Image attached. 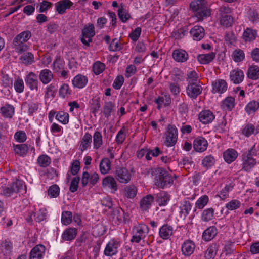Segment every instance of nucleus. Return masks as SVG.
I'll list each match as a JSON object with an SVG mask.
<instances>
[{
    "mask_svg": "<svg viewBox=\"0 0 259 259\" xmlns=\"http://www.w3.org/2000/svg\"><path fill=\"white\" fill-rule=\"evenodd\" d=\"M1 181L2 185L1 186L0 189L3 194L7 196H10L14 193L18 192L20 190L22 189L23 187L22 181L18 179H16L11 183L9 186H4V185H5L6 183V179H3Z\"/></svg>",
    "mask_w": 259,
    "mask_h": 259,
    "instance_id": "obj_4",
    "label": "nucleus"
},
{
    "mask_svg": "<svg viewBox=\"0 0 259 259\" xmlns=\"http://www.w3.org/2000/svg\"><path fill=\"white\" fill-rule=\"evenodd\" d=\"M232 57L235 62H239L244 60L245 58V54L243 51L240 49H238L233 51Z\"/></svg>",
    "mask_w": 259,
    "mask_h": 259,
    "instance_id": "obj_43",
    "label": "nucleus"
},
{
    "mask_svg": "<svg viewBox=\"0 0 259 259\" xmlns=\"http://www.w3.org/2000/svg\"><path fill=\"white\" fill-rule=\"evenodd\" d=\"M2 115L7 118H12L14 113V108L12 105L6 104L1 109Z\"/></svg>",
    "mask_w": 259,
    "mask_h": 259,
    "instance_id": "obj_36",
    "label": "nucleus"
},
{
    "mask_svg": "<svg viewBox=\"0 0 259 259\" xmlns=\"http://www.w3.org/2000/svg\"><path fill=\"white\" fill-rule=\"evenodd\" d=\"M214 57L215 54L211 52L208 54L199 55L197 58L201 64H206L211 62Z\"/></svg>",
    "mask_w": 259,
    "mask_h": 259,
    "instance_id": "obj_32",
    "label": "nucleus"
},
{
    "mask_svg": "<svg viewBox=\"0 0 259 259\" xmlns=\"http://www.w3.org/2000/svg\"><path fill=\"white\" fill-rule=\"evenodd\" d=\"M217 234V230L214 226H211L206 229L202 234L204 240L208 241L212 239Z\"/></svg>",
    "mask_w": 259,
    "mask_h": 259,
    "instance_id": "obj_27",
    "label": "nucleus"
},
{
    "mask_svg": "<svg viewBox=\"0 0 259 259\" xmlns=\"http://www.w3.org/2000/svg\"><path fill=\"white\" fill-rule=\"evenodd\" d=\"M46 250L45 247L41 244L34 247L29 254V259H42Z\"/></svg>",
    "mask_w": 259,
    "mask_h": 259,
    "instance_id": "obj_11",
    "label": "nucleus"
},
{
    "mask_svg": "<svg viewBox=\"0 0 259 259\" xmlns=\"http://www.w3.org/2000/svg\"><path fill=\"white\" fill-rule=\"evenodd\" d=\"M124 215V211L120 207L114 208L111 213L113 218H116L118 221H121Z\"/></svg>",
    "mask_w": 259,
    "mask_h": 259,
    "instance_id": "obj_56",
    "label": "nucleus"
},
{
    "mask_svg": "<svg viewBox=\"0 0 259 259\" xmlns=\"http://www.w3.org/2000/svg\"><path fill=\"white\" fill-rule=\"evenodd\" d=\"M72 214L68 211H63L61 216V222L64 225L69 224L72 221Z\"/></svg>",
    "mask_w": 259,
    "mask_h": 259,
    "instance_id": "obj_50",
    "label": "nucleus"
},
{
    "mask_svg": "<svg viewBox=\"0 0 259 259\" xmlns=\"http://www.w3.org/2000/svg\"><path fill=\"white\" fill-rule=\"evenodd\" d=\"M37 162L40 167H46L51 163V159L47 155H41L38 157Z\"/></svg>",
    "mask_w": 259,
    "mask_h": 259,
    "instance_id": "obj_44",
    "label": "nucleus"
},
{
    "mask_svg": "<svg viewBox=\"0 0 259 259\" xmlns=\"http://www.w3.org/2000/svg\"><path fill=\"white\" fill-rule=\"evenodd\" d=\"M125 128L122 127V128L118 132L116 137V142L117 144H121L123 142L125 139Z\"/></svg>",
    "mask_w": 259,
    "mask_h": 259,
    "instance_id": "obj_64",
    "label": "nucleus"
},
{
    "mask_svg": "<svg viewBox=\"0 0 259 259\" xmlns=\"http://www.w3.org/2000/svg\"><path fill=\"white\" fill-rule=\"evenodd\" d=\"M178 140V130L174 125H169L165 132V144L168 147L174 146Z\"/></svg>",
    "mask_w": 259,
    "mask_h": 259,
    "instance_id": "obj_6",
    "label": "nucleus"
},
{
    "mask_svg": "<svg viewBox=\"0 0 259 259\" xmlns=\"http://www.w3.org/2000/svg\"><path fill=\"white\" fill-rule=\"evenodd\" d=\"M102 186L103 187L108 188L112 190L113 192L116 191L118 189L115 179L111 176H108L103 179Z\"/></svg>",
    "mask_w": 259,
    "mask_h": 259,
    "instance_id": "obj_18",
    "label": "nucleus"
},
{
    "mask_svg": "<svg viewBox=\"0 0 259 259\" xmlns=\"http://www.w3.org/2000/svg\"><path fill=\"white\" fill-rule=\"evenodd\" d=\"M39 78L42 84H47L53 79V75L50 70L45 69L40 72Z\"/></svg>",
    "mask_w": 259,
    "mask_h": 259,
    "instance_id": "obj_24",
    "label": "nucleus"
},
{
    "mask_svg": "<svg viewBox=\"0 0 259 259\" xmlns=\"http://www.w3.org/2000/svg\"><path fill=\"white\" fill-rule=\"evenodd\" d=\"M14 87L17 93L23 92L24 89V84L22 79L20 78L16 79L14 83Z\"/></svg>",
    "mask_w": 259,
    "mask_h": 259,
    "instance_id": "obj_57",
    "label": "nucleus"
},
{
    "mask_svg": "<svg viewBox=\"0 0 259 259\" xmlns=\"http://www.w3.org/2000/svg\"><path fill=\"white\" fill-rule=\"evenodd\" d=\"M154 197L151 195H147L143 197L140 201V207L141 209L144 211L150 208L152 203L153 202Z\"/></svg>",
    "mask_w": 259,
    "mask_h": 259,
    "instance_id": "obj_26",
    "label": "nucleus"
},
{
    "mask_svg": "<svg viewBox=\"0 0 259 259\" xmlns=\"http://www.w3.org/2000/svg\"><path fill=\"white\" fill-rule=\"evenodd\" d=\"M117 13L120 21L124 23L126 22L131 17L128 10L124 8L123 3L120 4V7L117 11Z\"/></svg>",
    "mask_w": 259,
    "mask_h": 259,
    "instance_id": "obj_29",
    "label": "nucleus"
},
{
    "mask_svg": "<svg viewBox=\"0 0 259 259\" xmlns=\"http://www.w3.org/2000/svg\"><path fill=\"white\" fill-rule=\"evenodd\" d=\"M241 203L237 200H232L226 204V207L230 210H233L240 207Z\"/></svg>",
    "mask_w": 259,
    "mask_h": 259,
    "instance_id": "obj_58",
    "label": "nucleus"
},
{
    "mask_svg": "<svg viewBox=\"0 0 259 259\" xmlns=\"http://www.w3.org/2000/svg\"><path fill=\"white\" fill-rule=\"evenodd\" d=\"M31 36V33L29 31H24L17 35L13 41V47L18 54L22 53L29 49V46L26 44Z\"/></svg>",
    "mask_w": 259,
    "mask_h": 259,
    "instance_id": "obj_3",
    "label": "nucleus"
},
{
    "mask_svg": "<svg viewBox=\"0 0 259 259\" xmlns=\"http://www.w3.org/2000/svg\"><path fill=\"white\" fill-rule=\"evenodd\" d=\"M26 84L30 90L38 91V80L37 76L33 72H29L25 77Z\"/></svg>",
    "mask_w": 259,
    "mask_h": 259,
    "instance_id": "obj_9",
    "label": "nucleus"
},
{
    "mask_svg": "<svg viewBox=\"0 0 259 259\" xmlns=\"http://www.w3.org/2000/svg\"><path fill=\"white\" fill-rule=\"evenodd\" d=\"M14 138L17 141L20 143H23L26 141L27 137L24 131H19L15 134Z\"/></svg>",
    "mask_w": 259,
    "mask_h": 259,
    "instance_id": "obj_63",
    "label": "nucleus"
},
{
    "mask_svg": "<svg viewBox=\"0 0 259 259\" xmlns=\"http://www.w3.org/2000/svg\"><path fill=\"white\" fill-rule=\"evenodd\" d=\"M172 57L177 62H184L188 60V54L185 50L177 49L174 51Z\"/></svg>",
    "mask_w": 259,
    "mask_h": 259,
    "instance_id": "obj_19",
    "label": "nucleus"
},
{
    "mask_svg": "<svg viewBox=\"0 0 259 259\" xmlns=\"http://www.w3.org/2000/svg\"><path fill=\"white\" fill-rule=\"evenodd\" d=\"M88 82L86 77L82 75H77L72 80V84L74 87L79 89L83 88L85 86Z\"/></svg>",
    "mask_w": 259,
    "mask_h": 259,
    "instance_id": "obj_28",
    "label": "nucleus"
},
{
    "mask_svg": "<svg viewBox=\"0 0 259 259\" xmlns=\"http://www.w3.org/2000/svg\"><path fill=\"white\" fill-rule=\"evenodd\" d=\"M77 233V231L76 229L69 228L64 231L62 235V238L65 241H70L76 237Z\"/></svg>",
    "mask_w": 259,
    "mask_h": 259,
    "instance_id": "obj_30",
    "label": "nucleus"
},
{
    "mask_svg": "<svg viewBox=\"0 0 259 259\" xmlns=\"http://www.w3.org/2000/svg\"><path fill=\"white\" fill-rule=\"evenodd\" d=\"M256 35L255 30L247 28L243 33V38L245 41H251L255 39Z\"/></svg>",
    "mask_w": 259,
    "mask_h": 259,
    "instance_id": "obj_37",
    "label": "nucleus"
},
{
    "mask_svg": "<svg viewBox=\"0 0 259 259\" xmlns=\"http://www.w3.org/2000/svg\"><path fill=\"white\" fill-rule=\"evenodd\" d=\"M95 35L94 26L92 24L85 25L82 30L80 40L84 45L89 47L90 42H92V38Z\"/></svg>",
    "mask_w": 259,
    "mask_h": 259,
    "instance_id": "obj_5",
    "label": "nucleus"
},
{
    "mask_svg": "<svg viewBox=\"0 0 259 259\" xmlns=\"http://www.w3.org/2000/svg\"><path fill=\"white\" fill-rule=\"evenodd\" d=\"M92 142V136L89 133H85L83 136L79 147L81 151L87 149Z\"/></svg>",
    "mask_w": 259,
    "mask_h": 259,
    "instance_id": "obj_38",
    "label": "nucleus"
},
{
    "mask_svg": "<svg viewBox=\"0 0 259 259\" xmlns=\"http://www.w3.org/2000/svg\"><path fill=\"white\" fill-rule=\"evenodd\" d=\"M145 230L148 231L149 228L145 225H139L138 226H134L133 228V236L131 240L132 242L138 243L145 237L144 234Z\"/></svg>",
    "mask_w": 259,
    "mask_h": 259,
    "instance_id": "obj_7",
    "label": "nucleus"
},
{
    "mask_svg": "<svg viewBox=\"0 0 259 259\" xmlns=\"http://www.w3.org/2000/svg\"><path fill=\"white\" fill-rule=\"evenodd\" d=\"M119 246V242L115 240H111L106 245L104 253L106 256H111L115 255L118 252Z\"/></svg>",
    "mask_w": 259,
    "mask_h": 259,
    "instance_id": "obj_10",
    "label": "nucleus"
},
{
    "mask_svg": "<svg viewBox=\"0 0 259 259\" xmlns=\"http://www.w3.org/2000/svg\"><path fill=\"white\" fill-rule=\"evenodd\" d=\"M259 108V103L256 101H252L248 103L245 107V110L248 114L255 112Z\"/></svg>",
    "mask_w": 259,
    "mask_h": 259,
    "instance_id": "obj_47",
    "label": "nucleus"
},
{
    "mask_svg": "<svg viewBox=\"0 0 259 259\" xmlns=\"http://www.w3.org/2000/svg\"><path fill=\"white\" fill-rule=\"evenodd\" d=\"M105 68V64L100 61L95 62L93 66V70L96 74H100L104 70Z\"/></svg>",
    "mask_w": 259,
    "mask_h": 259,
    "instance_id": "obj_55",
    "label": "nucleus"
},
{
    "mask_svg": "<svg viewBox=\"0 0 259 259\" xmlns=\"http://www.w3.org/2000/svg\"><path fill=\"white\" fill-rule=\"evenodd\" d=\"M217 253L215 246H211L208 248L205 253V257L206 259L213 258Z\"/></svg>",
    "mask_w": 259,
    "mask_h": 259,
    "instance_id": "obj_61",
    "label": "nucleus"
},
{
    "mask_svg": "<svg viewBox=\"0 0 259 259\" xmlns=\"http://www.w3.org/2000/svg\"><path fill=\"white\" fill-rule=\"evenodd\" d=\"M114 106L111 102H105L103 107V114L105 117L108 118L111 115V113Z\"/></svg>",
    "mask_w": 259,
    "mask_h": 259,
    "instance_id": "obj_52",
    "label": "nucleus"
},
{
    "mask_svg": "<svg viewBox=\"0 0 259 259\" xmlns=\"http://www.w3.org/2000/svg\"><path fill=\"white\" fill-rule=\"evenodd\" d=\"M214 119V115L209 110H204L199 114V119L203 124L211 122Z\"/></svg>",
    "mask_w": 259,
    "mask_h": 259,
    "instance_id": "obj_16",
    "label": "nucleus"
},
{
    "mask_svg": "<svg viewBox=\"0 0 259 259\" xmlns=\"http://www.w3.org/2000/svg\"><path fill=\"white\" fill-rule=\"evenodd\" d=\"M214 158L211 155H208L205 156L202 161V165L207 169L213 166L214 164Z\"/></svg>",
    "mask_w": 259,
    "mask_h": 259,
    "instance_id": "obj_51",
    "label": "nucleus"
},
{
    "mask_svg": "<svg viewBox=\"0 0 259 259\" xmlns=\"http://www.w3.org/2000/svg\"><path fill=\"white\" fill-rule=\"evenodd\" d=\"M93 142L94 148L96 149L99 148L102 145V136L100 132L96 131L93 135Z\"/></svg>",
    "mask_w": 259,
    "mask_h": 259,
    "instance_id": "obj_45",
    "label": "nucleus"
},
{
    "mask_svg": "<svg viewBox=\"0 0 259 259\" xmlns=\"http://www.w3.org/2000/svg\"><path fill=\"white\" fill-rule=\"evenodd\" d=\"M137 192V188L134 185L126 186L124 188V195L128 198H134Z\"/></svg>",
    "mask_w": 259,
    "mask_h": 259,
    "instance_id": "obj_40",
    "label": "nucleus"
},
{
    "mask_svg": "<svg viewBox=\"0 0 259 259\" xmlns=\"http://www.w3.org/2000/svg\"><path fill=\"white\" fill-rule=\"evenodd\" d=\"M208 197L207 195H203L199 198L195 203L196 207L202 209L208 202Z\"/></svg>",
    "mask_w": 259,
    "mask_h": 259,
    "instance_id": "obj_53",
    "label": "nucleus"
},
{
    "mask_svg": "<svg viewBox=\"0 0 259 259\" xmlns=\"http://www.w3.org/2000/svg\"><path fill=\"white\" fill-rule=\"evenodd\" d=\"M187 81L188 84H197L198 81V75L195 71H191L189 72L187 75Z\"/></svg>",
    "mask_w": 259,
    "mask_h": 259,
    "instance_id": "obj_48",
    "label": "nucleus"
},
{
    "mask_svg": "<svg viewBox=\"0 0 259 259\" xmlns=\"http://www.w3.org/2000/svg\"><path fill=\"white\" fill-rule=\"evenodd\" d=\"M73 3L69 0H63L58 2L56 4V11L59 14H63L65 12L67 9H69Z\"/></svg>",
    "mask_w": 259,
    "mask_h": 259,
    "instance_id": "obj_25",
    "label": "nucleus"
},
{
    "mask_svg": "<svg viewBox=\"0 0 259 259\" xmlns=\"http://www.w3.org/2000/svg\"><path fill=\"white\" fill-rule=\"evenodd\" d=\"M202 91V88L198 84H188L187 87V94L191 98H196Z\"/></svg>",
    "mask_w": 259,
    "mask_h": 259,
    "instance_id": "obj_13",
    "label": "nucleus"
},
{
    "mask_svg": "<svg viewBox=\"0 0 259 259\" xmlns=\"http://www.w3.org/2000/svg\"><path fill=\"white\" fill-rule=\"evenodd\" d=\"M248 76L249 78L256 80L259 78V67L257 66H252L248 70Z\"/></svg>",
    "mask_w": 259,
    "mask_h": 259,
    "instance_id": "obj_41",
    "label": "nucleus"
},
{
    "mask_svg": "<svg viewBox=\"0 0 259 259\" xmlns=\"http://www.w3.org/2000/svg\"><path fill=\"white\" fill-rule=\"evenodd\" d=\"M192 208L191 203L188 201H184L180 206V211L179 212L180 218L182 220H185L188 215L189 211Z\"/></svg>",
    "mask_w": 259,
    "mask_h": 259,
    "instance_id": "obj_23",
    "label": "nucleus"
},
{
    "mask_svg": "<svg viewBox=\"0 0 259 259\" xmlns=\"http://www.w3.org/2000/svg\"><path fill=\"white\" fill-rule=\"evenodd\" d=\"M230 78L234 83H240L244 78L243 72L240 69H234L230 72Z\"/></svg>",
    "mask_w": 259,
    "mask_h": 259,
    "instance_id": "obj_22",
    "label": "nucleus"
},
{
    "mask_svg": "<svg viewBox=\"0 0 259 259\" xmlns=\"http://www.w3.org/2000/svg\"><path fill=\"white\" fill-rule=\"evenodd\" d=\"M21 63L25 65L31 64L34 62V56L32 53L27 52L24 53L20 58Z\"/></svg>",
    "mask_w": 259,
    "mask_h": 259,
    "instance_id": "obj_39",
    "label": "nucleus"
},
{
    "mask_svg": "<svg viewBox=\"0 0 259 259\" xmlns=\"http://www.w3.org/2000/svg\"><path fill=\"white\" fill-rule=\"evenodd\" d=\"M13 151L16 155L19 156H25L28 152L29 147L26 144H13Z\"/></svg>",
    "mask_w": 259,
    "mask_h": 259,
    "instance_id": "obj_21",
    "label": "nucleus"
},
{
    "mask_svg": "<svg viewBox=\"0 0 259 259\" xmlns=\"http://www.w3.org/2000/svg\"><path fill=\"white\" fill-rule=\"evenodd\" d=\"M238 153L234 149H228L224 152V159L228 163L234 161L237 157Z\"/></svg>",
    "mask_w": 259,
    "mask_h": 259,
    "instance_id": "obj_31",
    "label": "nucleus"
},
{
    "mask_svg": "<svg viewBox=\"0 0 259 259\" xmlns=\"http://www.w3.org/2000/svg\"><path fill=\"white\" fill-rule=\"evenodd\" d=\"M190 33L194 40H200L204 36V28L199 26H195L190 31Z\"/></svg>",
    "mask_w": 259,
    "mask_h": 259,
    "instance_id": "obj_20",
    "label": "nucleus"
},
{
    "mask_svg": "<svg viewBox=\"0 0 259 259\" xmlns=\"http://www.w3.org/2000/svg\"><path fill=\"white\" fill-rule=\"evenodd\" d=\"M255 130L254 126L251 124H247L242 130V134L248 137L254 133Z\"/></svg>",
    "mask_w": 259,
    "mask_h": 259,
    "instance_id": "obj_62",
    "label": "nucleus"
},
{
    "mask_svg": "<svg viewBox=\"0 0 259 259\" xmlns=\"http://www.w3.org/2000/svg\"><path fill=\"white\" fill-rule=\"evenodd\" d=\"M190 9L194 13V16L198 21H202L210 15V11L205 0H195L190 4Z\"/></svg>",
    "mask_w": 259,
    "mask_h": 259,
    "instance_id": "obj_2",
    "label": "nucleus"
},
{
    "mask_svg": "<svg viewBox=\"0 0 259 259\" xmlns=\"http://www.w3.org/2000/svg\"><path fill=\"white\" fill-rule=\"evenodd\" d=\"M173 233V228L172 226L165 224L160 227L159 230V235L160 238L163 239H168Z\"/></svg>",
    "mask_w": 259,
    "mask_h": 259,
    "instance_id": "obj_17",
    "label": "nucleus"
},
{
    "mask_svg": "<svg viewBox=\"0 0 259 259\" xmlns=\"http://www.w3.org/2000/svg\"><path fill=\"white\" fill-rule=\"evenodd\" d=\"M213 216L214 209L212 208H209L203 211L201 218L203 221L208 222L212 220Z\"/></svg>",
    "mask_w": 259,
    "mask_h": 259,
    "instance_id": "obj_42",
    "label": "nucleus"
},
{
    "mask_svg": "<svg viewBox=\"0 0 259 259\" xmlns=\"http://www.w3.org/2000/svg\"><path fill=\"white\" fill-rule=\"evenodd\" d=\"M154 182L156 187L164 189L171 186L173 183L174 179L177 177H172L167 171L163 168H157L155 169L154 172Z\"/></svg>",
    "mask_w": 259,
    "mask_h": 259,
    "instance_id": "obj_1",
    "label": "nucleus"
},
{
    "mask_svg": "<svg viewBox=\"0 0 259 259\" xmlns=\"http://www.w3.org/2000/svg\"><path fill=\"white\" fill-rule=\"evenodd\" d=\"M233 22V19L231 16H226V17H221L220 23L225 27L231 26Z\"/></svg>",
    "mask_w": 259,
    "mask_h": 259,
    "instance_id": "obj_59",
    "label": "nucleus"
},
{
    "mask_svg": "<svg viewBox=\"0 0 259 259\" xmlns=\"http://www.w3.org/2000/svg\"><path fill=\"white\" fill-rule=\"evenodd\" d=\"M234 105L235 99L233 97H228L222 101L221 108L224 110L231 111Z\"/></svg>",
    "mask_w": 259,
    "mask_h": 259,
    "instance_id": "obj_34",
    "label": "nucleus"
},
{
    "mask_svg": "<svg viewBox=\"0 0 259 259\" xmlns=\"http://www.w3.org/2000/svg\"><path fill=\"white\" fill-rule=\"evenodd\" d=\"M116 179L121 183H127L131 179V175L128 170L124 167H117L115 171Z\"/></svg>",
    "mask_w": 259,
    "mask_h": 259,
    "instance_id": "obj_8",
    "label": "nucleus"
},
{
    "mask_svg": "<svg viewBox=\"0 0 259 259\" xmlns=\"http://www.w3.org/2000/svg\"><path fill=\"white\" fill-rule=\"evenodd\" d=\"M169 199V196L165 192H162L157 196V201L160 206L166 205Z\"/></svg>",
    "mask_w": 259,
    "mask_h": 259,
    "instance_id": "obj_46",
    "label": "nucleus"
},
{
    "mask_svg": "<svg viewBox=\"0 0 259 259\" xmlns=\"http://www.w3.org/2000/svg\"><path fill=\"white\" fill-rule=\"evenodd\" d=\"M56 119L63 124H66L68 122L69 115L67 113L61 111L56 114Z\"/></svg>",
    "mask_w": 259,
    "mask_h": 259,
    "instance_id": "obj_54",
    "label": "nucleus"
},
{
    "mask_svg": "<svg viewBox=\"0 0 259 259\" xmlns=\"http://www.w3.org/2000/svg\"><path fill=\"white\" fill-rule=\"evenodd\" d=\"M111 168V161L108 158H104L100 163V170L102 174H107Z\"/></svg>",
    "mask_w": 259,
    "mask_h": 259,
    "instance_id": "obj_35",
    "label": "nucleus"
},
{
    "mask_svg": "<svg viewBox=\"0 0 259 259\" xmlns=\"http://www.w3.org/2000/svg\"><path fill=\"white\" fill-rule=\"evenodd\" d=\"M195 247V244L192 241H186L182 245L181 250L182 253L185 256H189L193 253Z\"/></svg>",
    "mask_w": 259,
    "mask_h": 259,
    "instance_id": "obj_15",
    "label": "nucleus"
},
{
    "mask_svg": "<svg viewBox=\"0 0 259 259\" xmlns=\"http://www.w3.org/2000/svg\"><path fill=\"white\" fill-rule=\"evenodd\" d=\"M79 181L80 178L79 177L73 178L71 182V184L69 187V190L70 192L73 193L77 190Z\"/></svg>",
    "mask_w": 259,
    "mask_h": 259,
    "instance_id": "obj_60",
    "label": "nucleus"
},
{
    "mask_svg": "<svg viewBox=\"0 0 259 259\" xmlns=\"http://www.w3.org/2000/svg\"><path fill=\"white\" fill-rule=\"evenodd\" d=\"M60 188L59 186L54 184L51 186L48 190V195L51 198H56L59 196Z\"/></svg>",
    "mask_w": 259,
    "mask_h": 259,
    "instance_id": "obj_49",
    "label": "nucleus"
},
{
    "mask_svg": "<svg viewBox=\"0 0 259 259\" xmlns=\"http://www.w3.org/2000/svg\"><path fill=\"white\" fill-rule=\"evenodd\" d=\"M213 93H223L227 89V84L223 79H218L212 82Z\"/></svg>",
    "mask_w": 259,
    "mask_h": 259,
    "instance_id": "obj_12",
    "label": "nucleus"
},
{
    "mask_svg": "<svg viewBox=\"0 0 259 259\" xmlns=\"http://www.w3.org/2000/svg\"><path fill=\"white\" fill-rule=\"evenodd\" d=\"M256 164L255 158H243L242 169L245 171H249Z\"/></svg>",
    "mask_w": 259,
    "mask_h": 259,
    "instance_id": "obj_33",
    "label": "nucleus"
},
{
    "mask_svg": "<svg viewBox=\"0 0 259 259\" xmlns=\"http://www.w3.org/2000/svg\"><path fill=\"white\" fill-rule=\"evenodd\" d=\"M207 140L201 137L197 138L194 141L193 148L196 151L202 152L204 151L207 147Z\"/></svg>",
    "mask_w": 259,
    "mask_h": 259,
    "instance_id": "obj_14",
    "label": "nucleus"
}]
</instances>
